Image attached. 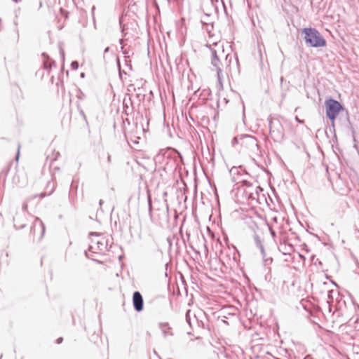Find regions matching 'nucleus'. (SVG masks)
<instances>
[{
	"mask_svg": "<svg viewBox=\"0 0 359 359\" xmlns=\"http://www.w3.org/2000/svg\"><path fill=\"white\" fill-rule=\"evenodd\" d=\"M302 33L304 34L306 43L311 46L323 47L326 45V41L316 29L304 28Z\"/></svg>",
	"mask_w": 359,
	"mask_h": 359,
	"instance_id": "nucleus-1",
	"label": "nucleus"
},
{
	"mask_svg": "<svg viewBox=\"0 0 359 359\" xmlns=\"http://www.w3.org/2000/svg\"><path fill=\"white\" fill-rule=\"evenodd\" d=\"M325 104L326 107V115L331 120L332 124H334L337 116L343 109V107L338 101L333 99L327 100Z\"/></svg>",
	"mask_w": 359,
	"mask_h": 359,
	"instance_id": "nucleus-2",
	"label": "nucleus"
},
{
	"mask_svg": "<svg viewBox=\"0 0 359 359\" xmlns=\"http://www.w3.org/2000/svg\"><path fill=\"white\" fill-rule=\"evenodd\" d=\"M270 133L274 138L281 139L284 136V130L282 125L278 123H270Z\"/></svg>",
	"mask_w": 359,
	"mask_h": 359,
	"instance_id": "nucleus-3",
	"label": "nucleus"
},
{
	"mask_svg": "<svg viewBox=\"0 0 359 359\" xmlns=\"http://www.w3.org/2000/svg\"><path fill=\"white\" fill-rule=\"evenodd\" d=\"M133 301L135 309L137 311H140L143 309V299L139 292H135L133 297Z\"/></svg>",
	"mask_w": 359,
	"mask_h": 359,
	"instance_id": "nucleus-4",
	"label": "nucleus"
},
{
	"mask_svg": "<svg viewBox=\"0 0 359 359\" xmlns=\"http://www.w3.org/2000/svg\"><path fill=\"white\" fill-rule=\"evenodd\" d=\"M212 64H213L215 67H219V59H218V57H217V55H216V54H215V57H214V59H213V60H212Z\"/></svg>",
	"mask_w": 359,
	"mask_h": 359,
	"instance_id": "nucleus-5",
	"label": "nucleus"
},
{
	"mask_svg": "<svg viewBox=\"0 0 359 359\" xmlns=\"http://www.w3.org/2000/svg\"><path fill=\"white\" fill-rule=\"evenodd\" d=\"M72 66L73 68L76 69L78 67V63L76 62H74L72 63Z\"/></svg>",
	"mask_w": 359,
	"mask_h": 359,
	"instance_id": "nucleus-6",
	"label": "nucleus"
},
{
	"mask_svg": "<svg viewBox=\"0 0 359 359\" xmlns=\"http://www.w3.org/2000/svg\"><path fill=\"white\" fill-rule=\"evenodd\" d=\"M207 230H208V232L211 234V236L213 237V236H214V235H213V233L211 232V231H210V228H209V227H208Z\"/></svg>",
	"mask_w": 359,
	"mask_h": 359,
	"instance_id": "nucleus-7",
	"label": "nucleus"
},
{
	"mask_svg": "<svg viewBox=\"0 0 359 359\" xmlns=\"http://www.w3.org/2000/svg\"><path fill=\"white\" fill-rule=\"evenodd\" d=\"M107 158H108V161L110 162L111 161V156H110V155H108Z\"/></svg>",
	"mask_w": 359,
	"mask_h": 359,
	"instance_id": "nucleus-8",
	"label": "nucleus"
}]
</instances>
